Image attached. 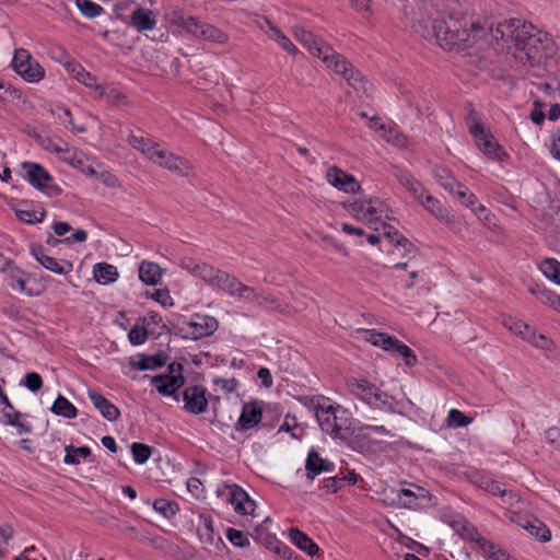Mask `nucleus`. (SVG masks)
Masks as SVG:
<instances>
[{"label": "nucleus", "mask_w": 560, "mask_h": 560, "mask_svg": "<svg viewBox=\"0 0 560 560\" xmlns=\"http://www.w3.org/2000/svg\"><path fill=\"white\" fill-rule=\"evenodd\" d=\"M535 26L520 19H509L499 22L494 27L491 25L489 32L492 38L506 45L508 51L524 66L534 67L541 59L542 39L534 34Z\"/></svg>", "instance_id": "1"}, {"label": "nucleus", "mask_w": 560, "mask_h": 560, "mask_svg": "<svg viewBox=\"0 0 560 560\" xmlns=\"http://www.w3.org/2000/svg\"><path fill=\"white\" fill-rule=\"evenodd\" d=\"M468 22L465 18H456L450 14L447 18L436 19L432 23L434 37L439 45L445 50H465L469 47L471 33L474 37L481 31L477 24L471 23V30L467 28Z\"/></svg>", "instance_id": "2"}, {"label": "nucleus", "mask_w": 560, "mask_h": 560, "mask_svg": "<svg viewBox=\"0 0 560 560\" xmlns=\"http://www.w3.org/2000/svg\"><path fill=\"white\" fill-rule=\"evenodd\" d=\"M347 388L351 395L372 408L389 412L395 411V398L365 378L349 377Z\"/></svg>", "instance_id": "3"}, {"label": "nucleus", "mask_w": 560, "mask_h": 560, "mask_svg": "<svg viewBox=\"0 0 560 560\" xmlns=\"http://www.w3.org/2000/svg\"><path fill=\"white\" fill-rule=\"evenodd\" d=\"M315 416L320 429L334 439H346L348 428L341 422L339 412L345 413L346 410L340 406H332L329 399L318 402L315 407Z\"/></svg>", "instance_id": "4"}, {"label": "nucleus", "mask_w": 560, "mask_h": 560, "mask_svg": "<svg viewBox=\"0 0 560 560\" xmlns=\"http://www.w3.org/2000/svg\"><path fill=\"white\" fill-rule=\"evenodd\" d=\"M21 167L25 171L24 178L36 189L49 197H58L62 194V189L54 184V177L43 165L35 162H23Z\"/></svg>", "instance_id": "5"}, {"label": "nucleus", "mask_w": 560, "mask_h": 560, "mask_svg": "<svg viewBox=\"0 0 560 560\" xmlns=\"http://www.w3.org/2000/svg\"><path fill=\"white\" fill-rule=\"evenodd\" d=\"M149 377V375H145ZM150 384L164 397H172L175 401L180 400L178 390L185 385L184 375L158 374L150 376Z\"/></svg>", "instance_id": "6"}, {"label": "nucleus", "mask_w": 560, "mask_h": 560, "mask_svg": "<svg viewBox=\"0 0 560 560\" xmlns=\"http://www.w3.org/2000/svg\"><path fill=\"white\" fill-rule=\"evenodd\" d=\"M184 410L191 415L203 413L208 408L207 389L201 385H190L183 390Z\"/></svg>", "instance_id": "7"}, {"label": "nucleus", "mask_w": 560, "mask_h": 560, "mask_svg": "<svg viewBox=\"0 0 560 560\" xmlns=\"http://www.w3.org/2000/svg\"><path fill=\"white\" fill-rule=\"evenodd\" d=\"M293 34L296 40L313 56L327 60V52L331 51L330 45L302 26H295L293 28Z\"/></svg>", "instance_id": "8"}, {"label": "nucleus", "mask_w": 560, "mask_h": 560, "mask_svg": "<svg viewBox=\"0 0 560 560\" xmlns=\"http://www.w3.org/2000/svg\"><path fill=\"white\" fill-rule=\"evenodd\" d=\"M260 404L257 400L243 404L241 416L234 427L237 432L248 431L262 421L264 410Z\"/></svg>", "instance_id": "9"}, {"label": "nucleus", "mask_w": 560, "mask_h": 560, "mask_svg": "<svg viewBox=\"0 0 560 560\" xmlns=\"http://www.w3.org/2000/svg\"><path fill=\"white\" fill-rule=\"evenodd\" d=\"M31 255L47 270L57 275H67L73 270V264L69 260L58 261L45 254L40 244L31 245Z\"/></svg>", "instance_id": "10"}, {"label": "nucleus", "mask_w": 560, "mask_h": 560, "mask_svg": "<svg viewBox=\"0 0 560 560\" xmlns=\"http://www.w3.org/2000/svg\"><path fill=\"white\" fill-rule=\"evenodd\" d=\"M326 178L330 185L348 194H355L361 188L353 175L346 173L338 166H330L327 170Z\"/></svg>", "instance_id": "11"}, {"label": "nucleus", "mask_w": 560, "mask_h": 560, "mask_svg": "<svg viewBox=\"0 0 560 560\" xmlns=\"http://www.w3.org/2000/svg\"><path fill=\"white\" fill-rule=\"evenodd\" d=\"M392 175L399 182L401 186L417 200H421L427 192L424 186L415 178V176L406 168L398 165L390 166Z\"/></svg>", "instance_id": "12"}, {"label": "nucleus", "mask_w": 560, "mask_h": 560, "mask_svg": "<svg viewBox=\"0 0 560 560\" xmlns=\"http://www.w3.org/2000/svg\"><path fill=\"white\" fill-rule=\"evenodd\" d=\"M149 160L164 168L177 172L180 175H186L188 171L186 160L176 156L175 154L167 150L160 149V145L158 147V150L153 152Z\"/></svg>", "instance_id": "13"}, {"label": "nucleus", "mask_w": 560, "mask_h": 560, "mask_svg": "<svg viewBox=\"0 0 560 560\" xmlns=\"http://www.w3.org/2000/svg\"><path fill=\"white\" fill-rule=\"evenodd\" d=\"M335 464L327 458H322L320 454L311 448L305 460L306 479L313 481L322 472H332Z\"/></svg>", "instance_id": "14"}, {"label": "nucleus", "mask_w": 560, "mask_h": 560, "mask_svg": "<svg viewBox=\"0 0 560 560\" xmlns=\"http://www.w3.org/2000/svg\"><path fill=\"white\" fill-rule=\"evenodd\" d=\"M168 360V354L164 351H159L155 354L139 353L129 359V366L137 371L158 370L163 368Z\"/></svg>", "instance_id": "15"}, {"label": "nucleus", "mask_w": 560, "mask_h": 560, "mask_svg": "<svg viewBox=\"0 0 560 560\" xmlns=\"http://www.w3.org/2000/svg\"><path fill=\"white\" fill-rule=\"evenodd\" d=\"M368 428H364V425L359 427L357 430L352 431L351 433L346 432V439H340L341 441L346 442L347 445L361 454L371 452L373 450V446L377 443L374 441L369 433H366Z\"/></svg>", "instance_id": "16"}, {"label": "nucleus", "mask_w": 560, "mask_h": 560, "mask_svg": "<svg viewBox=\"0 0 560 560\" xmlns=\"http://www.w3.org/2000/svg\"><path fill=\"white\" fill-rule=\"evenodd\" d=\"M1 272L5 275V281L9 287L19 292H25L28 296L32 292L26 291L25 271L15 265L14 260H5L1 265Z\"/></svg>", "instance_id": "17"}, {"label": "nucleus", "mask_w": 560, "mask_h": 560, "mask_svg": "<svg viewBox=\"0 0 560 560\" xmlns=\"http://www.w3.org/2000/svg\"><path fill=\"white\" fill-rule=\"evenodd\" d=\"M226 488L230 491L229 501L234 506L235 512L241 515L252 514L256 504L248 493L235 483L226 486Z\"/></svg>", "instance_id": "18"}, {"label": "nucleus", "mask_w": 560, "mask_h": 560, "mask_svg": "<svg viewBox=\"0 0 560 560\" xmlns=\"http://www.w3.org/2000/svg\"><path fill=\"white\" fill-rule=\"evenodd\" d=\"M88 396L104 419L109 422H114L119 419L120 411L118 407L110 402L101 392L96 389H89Z\"/></svg>", "instance_id": "19"}, {"label": "nucleus", "mask_w": 560, "mask_h": 560, "mask_svg": "<svg viewBox=\"0 0 560 560\" xmlns=\"http://www.w3.org/2000/svg\"><path fill=\"white\" fill-rule=\"evenodd\" d=\"M188 325L191 328V338L197 340L211 336L218 329L219 323L213 316L196 314Z\"/></svg>", "instance_id": "20"}, {"label": "nucleus", "mask_w": 560, "mask_h": 560, "mask_svg": "<svg viewBox=\"0 0 560 560\" xmlns=\"http://www.w3.org/2000/svg\"><path fill=\"white\" fill-rule=\"evenodd\" d=\"M27 417V415H23L15 408L11 411L0 410V423L16 429L19 434H30L33 432V425L26 420Z\"/></svg>", "instance_id": "21"}, {"label": "nucleus", "mask_w": 560, "mask_h": 560, "mask_svg": "<svg viewBox=\"0 0 560 560\" xmlns=\"http://www.w3.org/2000/svg\"><path fill=\"white\" fill-rule=\"evenodd\" d=\"M475 140L477 141L479 149L489 159L504 161L508 156L489 130L482 131V133L478 135V138H475Z\"/></svg>", "instance_id": "22"}, {"label": "nucleus", "mask_w": 560, "mask_h": 560, "mask_svg": "<svg viewBox=\"0 0 560 560\" xmlns=\"http://www.w3.org/2000/svg\"><path fill=\"white\" fill-rule=\"evenodd\" d=\"M130 25L138 32L151 31L156 26V19L150 9L137 7L130 14Z\"/></svg>", "instance_id": "23"}, {"label": "nucleus", "mask_w": 560, "mask_h": 560, "mask_svg": "<svg viewBox=\"0 0 560 560\" xmlns=\"http://www.w3.org/2000/svg\"><path fill=\"white\" fill-rule=\"evenodd\" d=\"M65 68L80 83L89 88H94L95 90L100 91V94H103L104 88L97 84L96 78L92 75L90 72L85 71L80 63L75 62L74 60H69L65 62Z\"/></svg>", "instance_id": "24"}, {"label": "nucleus", "mask_w": 560, "mask_h": 560, "mask_svg": "<svg viewBox=\"0 0 560 560\" xmlns=\"http://www.w3.org/2000/svg\"><path fill=\"white\" fill-rule=\"evenodd\" d=\"M520 525L540 542H547L551 539L549 527L537 517H526Z\"/></svg>", "instance_id": "25"}, {"label": "nucleus", "mask_w": 560, "mask_h": 560, "mask_svg": "<svg viewBox=\"0 0 560 560\" xmlns=\"http://www.w3.org/2000/svg\"><path fill=\"white\" fill-rule=\"evenodd\" d=\"M289 537L299 549L311 557L318 555L320 551L318 545L296 527H292L289 530Z\"/></svg>", "instance_id": "26"}, {"label": "nucleus", "mask_w": 560, "mask_h": 560, "mask_svg": "<svg viewBox=\"0 0 560 560\" xmlns=\"http://www.w3.org/2000/svg\"><path fill=\"white\" fill-rule=\"evenodd\" d=\"M452 195L455 196L463 206L469 208L477 215H480L481 212L486 211V207L478 202L475 194L470 192L462 183L456 187L455 194Z\"/></svg>", "instance_id": "27"}, {"label": "nucleus", "mask_w": 560, "mask_h": 560, "mask_svg": "<svg viewBox=\"0 0 560 560\" xmlns=\"http://www.w3.org/2000/svg\"><path fill=\"white\" fill-rule=\"evenodd\" d=\"M163 269L156 262L143 260L139 266V279L147 285H156Z\"/></svg>", "instance_id": "28"}, {"label": "nucleus", "mask_w": 560, "mask_h": 560, "mask_svg": "<svg viewBox=\"0 0 560 560\" xmlns=\"http://www.w3.org/2000/svg\"><path fill=\"white\" fill-rule=\"evenodd\" d=\"M528 292L541 303L547 304L555 310H560V295L556 292L537 283L528 287Z\"/></svg>", "instance_id": "29"}, {"label": "nucleus", "mask_w": 560, "mask_h": 560, "mask_svg": "<svg viewBox=\"0 0 560 560\" xmlns=\"http://www.w3.org/2000/svg\"><path fill=\"white\" fill-rule=\"evenodd\" d=\"M396 497L399 505L415 509L420 505L418 502L419 499L425 500L429 498V492L421 487L418 488V492H413L410 489H400Z\"/></svg>", "instance_id": "30"}, {"label": "nucleus", "mask_w": 560, "mask_h": 560, "mask_svg": "<svg viewBox=\"0 0 560 560\" xmlns=\"http://www.w3.org/2000/svg\"><path fill=\"white\" fill-rule=\"evenodd\" d=\"M240 282L241 281L236 277L219 269L218 275H215L213 282L211 283V287L218 288L231 296H235V291L237 290Z\"/></svg>", "instance_id": "31"}, {"label": "nucleus", "mask_w": 560, "mask_h": 560, "mask_svg": "<svg viewBox=\"0 0 560 560\" xmlns=\"http://www.w3.org/2000/svg\"><path fill=\"white\" fill-rule=\"evenodd\" d=\"M21 206H28V201L22 200L19 202V207L13 208V211L20 221L32 225L44 221L47 213L45 209L37 212L35 210L22 209L20 208Z\"/></svg>", "instance_id": "32"}, {"label": "nucleus", "mask_w": 560, "mask_h": 560, "mask_svg": "<svg viewBox=\"0 0 560 560\" xmlns=\"http://www.w3.org/2000/svg\"><path fill=\"white\" fill-rule=\"evenodd\" d=\"M15 72L30 83L39 82L45 77L44 68L33 58Z\"/></svg>", "instance_id": "33"}, {"label": "nucleus", "mask_w": 560, "mask_h": 560, "mask_svg": "<svg viewBox=\"0 0 560 560\" xmlns=\"http://www.w3.org/2000/svg\"><path fill=\"white\" fill-rule=\"evenodd\" d=\"M50 411L54 415L63 417L66 419H73L78 415L77 407L72 402H70L65 396H62L60 394L57 396V398L52 402Z\"/></svg>", "instance_id": "34"}, {"label": "nucleus", "mask_w": 560, "mask_h": 560, "mask_svg": "<svg viewBox=\"0 0 560 560\" xmlns=\"http://www.w3.org/2000/svg\"><path fill=\"white\" fill-rule=\"evenodd\" d=\"M93 272L95 280L104 284L115 282L119 276L117 268L106 262L96 264Z\"/></svg>", "instance_id": "35"}, {"label": "nucleus", "mask_w": 560, "mask_h": 560, "mask_svg": "<svg viewBox=\"0 0 560 560\" xmlns=\"http://www.w3.org/2000/svg\"><path fill=\"white\" fill-rule=\"evenodd\" d=\"M328 68L334 69V71L342 77L347 75L349 72V68L352 65L340 54L336 52L332 48L331 51L327 52V60L322 59Z\"/></svg>", "instance_id": "36"}, {"label": "nucleus", "mask_w": 560, "mask_h": 560, "mask_svg": "<svg viewBox=\"0 0 560 560\" xmlns=\"http://www.w3.org/2000/svg\"><path fill=\"white\" fill-rule=\"evenodd\" d=\"M235 295L240 296L249 302H254L258 305H264L266 303H273L275 300L270 296H264L256 292V290L252 287H248L242 282H240L237 290L235 291Z\"/></svg>", "instance_id": "37"}, {"label": "nucleus", "mask_w": 560, "mask_h": 560, "mask_svg": "<svg viewBox=\"0 0 560 560\" xmlns=\"http://www.w3.org/2000/svg\"><path fill=\"white\" fill-rule=\"evenodd\" d=\"M128 143L141 151L148 159L151 158L153 152L158 150L159 143L152 141L150 138H145L143 136H136L133 133L129 135Z\"/></svg>", "instance_id": "38"}, {"label": "nucleus", "mask_w": 560, "mask_h": 560, "mask_svg": "<svg viewBox=\"0 0 560 560\" xmlns=\"http://www.w3.org/2000/svg\"><path fill=\"white\" fill-rule=\"evenodd\" d=\"M343 78L348 81L349 85L358 92L362 91L368 94L373 89L372 83H370L359 70L354 69L353 66L349 68V72Z\"/></svg>", "instance_id": "39"}, {"label": "nucleus", "mask_w": 560, "mask_h": 560, "mask_svg": "<svg viewBox=\"0 0 560 560\" xmlns=\"http://www.w3.org/2000/svg\"><path fill=\"white\" fill-rule=\"evenodd\" d=\"M465 109L467 112L465 121L468 127V130L474 138H478V135H481L482 131L486 130V128L483 124L480 121L478 113L475 110L471 103H468Z\"/></svg>", "instance_id": "40"}, {"label": "nucleus", "mask_w": 560, "mask_h": 560, "mask_svg": "<svg viewBox=\"0 0 560 560\" xmlns=\"http://www.w3.org/2000/svg\"><path fill=\"white\" fill-rule=\"evenodd\" d=\"M65 451L66 455L63 457V463L67 465H79V457L88 458L92 454V451L89 446L75 447L73 445H66Z\"/></svg>", "instance_id": "41"}, {"label": "nucleus", "mask_w": 560, "mask_h": 560, "mask_svg": "<svg viewBox=\"0 0 560 560\" xmlns=\"http://www.w3.org/2000/svg\"><path fill=\"white\" fill-rule=\"evenodd\" d=\"M434 177L439 184L450 194H455L456 187L460 184V182L454 177L450 170L444 167H438L434 171Z\"/></svg>", "instance_id": "42"}, {"label": "nucleus", "mask_w": 560, "mask_h": 560, "mask_svg": "<svg viewBox=\"0 0 560 560\" xmlns=\"http://www.w3.org/2000/svg\"><path fill=\"white\" fill-rule=\"evenodd\" d=\"M540 270L547 279L560 285V262L557 259H544L540 264Z\"/></svg>", "instance_id": "43"}, {"label": "nucleus", "mask_w": 560, "mask_h": 560, "mask_svg": "<svg viewBox=\"0 0 560 560\" xmlns=\"http://www.w3.org/2000/svg\"><path fill=\"white\" fill-rule=\"evenodd\" d=\"M199 37L218 44H225L229 42V36L224 32L208 23H203L201 26Z\"/></svg>", "instance_id": "44"}, {"label": "nucleus", "mask_w": 560, "mask_h": 560, "mask_svg": "<svg viewBox=\"0 0 560 560\" xmlns=\"http://www.w3.org/2000/svg\"><path fill=\"white\" fill-rule=\"evenodd\" d=\"M254 540L262 544L268 549L272 550L276 553L278 547H280L283 542L279 541L275 535L267 534L262 528L256 527L254 533L252 534Z\"/></svg>", "instance_id": "45"}, {"label": "nucleus", "mask_w": 560, "mask_h": 560, "mask_svg": "<svg viewBox=\"0 0 560 560\" xmlns=\"http://www.w3.org/2000/svg\"><path fill=\"white\" fill-rule=\"evenodd\" d=\"M176 23L195 37L200 36L201 26L203 25V22L198 21L191 15H179L176 19Z\"/></svg>", "instance_id": "46"}, {"label": "nucleus", "mask_w": 560, "mask_h": 560, "mask_svg": "<svg viewBox=\"0 0 560 560\" xmlns=\"http://www.w3.org/2000/svg\"><path fill=\"white\" fill-rule=\"evenodd\" d=\"M133 460L139 464H145L152 455L153 448L144 443L135 442L130 446Z\"/></svg>", "instance_id": "47"}, {"label": "nucleus", "mask_w": 560, "mask_h": 560, "mask_svg": "<svg viewBox=\"0 0 560 560\" xmlns=\"http://www.w3.org/2000/svg\"><path fill=\"white\" fill-rule=\"evenodd\" d=\"M153 509L166 518H172L179 510L178 504L175 501H168L165 499L154 500Z\"/></svg>", "instance_id": "48"}, {"label": "nucleus", "mask_w": 560, "mask_h": 560, "mask_svg": "<svg viewBox=\"0 0 560 560\" xmlns=\"http://www.w3.org/2000/svg\"><path fill=\"white\" fill-rule=\"evenodd\" d=\"M77 8L88 19H94L102 14L104 9L91 0H75Z\"/></svg>", "instance_id": "49"}, {"label": "nucleus", "mask_w": 560, "mask_h": 560, "mask_svg": "<svg viewBox=\"0 0 560 560\" xmlns=\"http://www.w3.org/2000/svg\"><path fill=\"white\" fill-rule=\"evenodd\" d=\"M348 209L351 213L357 215L362 214L364 218L374 217L377 213H382V210L378 207L370 206L368 209H365L364 198L351 202Z\"/></svg>", "instance_id": "50"}, {"label": "nucleus", "mask_w": 560, "mask_h": 560, "mask_svg": "<svg viewBox=\"0 0 560 560\" xmlns=\"http://www.w3.org/2000/svg\"><path fill=\"white\" fill-rule=\"evenodd\" d=\"M418 201L436 219H439L440 214H443L447 210L446 208L442 207L441 202L428 191L423 195L421 200Z\"/></svg>", "instance_id": "51"}, {"label": "nucleus", "mask_w": 560, "mask_h": 560, "mask_svg": "<svg viewBox=\"0 0 560 560\" xmlns=\"http://www.w3.org/2000/svg\"><path fill=\"white\" fill-rule=\"evenodd\" d=\"M202 524L198 527L197 533L201 541L206 544H213L214 529L213 522L210 516H201Z\"/></svg>", "instance_id": "52"}, {"label": "nucleus", "mask_w": 560, "mask_h": 560, "mask_svg": "<svg viewBox=\"0 0 560 560\" xmlns=\"http://www.w3.org/2000/svg\"><path fill=\"white\" fill-rule=\"evenodd\" d=\"M392 352H397L398 354H400L407 366H413L418 362L415 351L411 348H409L407 345H405L402 341H400L399 339L397 340Z\"/></svg>", "instance_id": "53"}, {"label": "nucleus", "mask_w": 560, "mask_h": 560, "mask_svg": "<svg viewBox=\"0 0 560 560\" xmlns=\"http://www.w3.org/2000/svg\"><path fill=\"white\" fill-rule=\"evenodd\" d=\"M447 424L452 428H464L467 427L472 419L464 415L458 409H451L447 415Z\"/></svg>", "instance_id": "54"}, {"label": "nucleus", "mask_w": 560, "mask_h": 560, "mask_svg": "<svg viewBox=\"0 0 560 560\" xmlns=\"http://www.w3.org/2000/svg\"><path fill=\"white\" fill-rule=\"evenodd\" d=\"M149 331L147 327L142 324L139 326V324H136L128 334V339L131 345L133 346H140L144 343L148 339Z\"/></svg>", "instance_id": "55"}, {"label": "nucleus", "mask_w": 560, "mask_h": 560, "mask_svg": "<svg viewBox=\"0 0 560 560\" xmlns=\"http://www.w3.org/2000/svg\"><path fill=\"white\" fill-rule=\"evenodd\" d=\"M225 536L228 540L235 547L245 548L249 546V540L242 530L229 527L226 529Z\"/></svg>", "instance_id": "56"}, {"label": "nucleus", "mask_w": 560, "mask_h": 560, "mask_svg": "<svg viewBox=\"0 0 560 560\" xmlns=\"http://www.w3.org/2000/svg\"><path fill=\"white\" fill-rule=\"evenodd\" d=\"M21 385L25 386L28 390L37 393L43 387V378L36 372L26 373L21 382Z\"/></svg>", "instance_id": "57"}, {"label": "nucleus", "mask_w": 560, "mask_h": 560, "mask_svg": "<svg viewBox=\"0 0 560 560\" xmlns=\"http://www.w3.org/2000/svg\"><path fill=\"white\" fill-rule=\"evenodd\" d=\"M2 86L0 88V101L1 102H13L22 98V92L15 89L12 84L5 83L2 80Z\"/></svg>", "instance_id": "58"}, {"label": "nucleus", "mask_w": 560, "mask_h": 560, "mask_svg": "<svg viewBox=\"0 0 560 560\" xmlns=\"http://www.w3.org/2000/svg\"><path fill=\"white\" fill-rule=\"evenodd\" d=\"M479 486L485 489L486 491L490 492L493 495H501L503 497L505 494V490L502 488L501 482L495 481L489 477H481Z\"/></svg>", "instance_id": "59"}, {"label": "nucleus", "mask_w": 560, "mask_h": 560, "mask_svg": "<svg viewBox=\"0 0 560 560\" xmlns=\"http://www.w3.org/2000/svg\"><path fill=\"white\" fill-rule=\"evenodd\" d=\"M438 220L444 223L453 232L458 233L462 231L460 220L456 215L452 214L448 210H446L443 214H440Z\"/></svg>", "instance_id": "60"}, {"label": "nucleus", "mask_w": 560, "mask_h": 560, "mask_svg": "<svg viewBox=\"0 0 560 560\" xmlns=\"http://www.w3.org/2000/svg\"><path fill=\"white\" fill-rule=\"evenodd\" d=\"M271 30L277 35L276 40L283 50L291 55H295L298 52V48L294 46V44L279 28L271 27Z\"/></svg>", "instance_id": "61"}, {"label": "nucleus", "mask_w": 560, "mask_h": 560, "mask_svg": "<svg viewBox=\"0 0 560 560\" xmlns=\"http://www.w3.org/2000/svg\"><path fill=\"white\" fill-rule=\"evenodd\" d=\"M218 270L219 269H217L208 264L202 262V264H200L199 267H197L196 276L200 277L205 282H207L211 285L215 275H218Z\"/></svg>", "instance_id": "62"}, {"label": "nucleus", "mask_w": 560, "mask_h": 560, "mask_svg": "<svg viewBox=\"0 0 560 560\" xmlns=\"http://www.w3.org/2000/svg\"><path fill=\"white\" fill-rule=\"evenodd\" d=\"M456 530L459 533L460 537L470 541L476 542L477 539L480 537V534L478 533V529L469 524L468 522H464L460 526V528H456Z\"/></svg>", "instance_id": "63"}, {"label": "nucleus", "mask_w": 560, "mask_h": 560, "mask_svg": "<svg viewBox=\"0 0 560 560\" xmlns=\"http://www.w3.org/2000/svg\"><path fill=\"white\" fill-rule=\"evenodd\" d=\"M345 482V478L338 476L328 477L323 480V489L330 494L337 493Z\"/></svg>", "instance_id": "64"}]
</instances>
